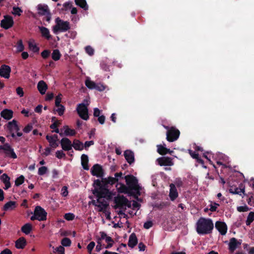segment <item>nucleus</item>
I'll return each instance as SVG.
<instances>
[{
    "label": "nucleus",
    "mask_w": 254,
    "mask_h": 254,
    "mask_svg": "<svg viewBox=\"0 0 254 254\" xmlns=\"http://www.w3.org/2000/svg\"><path fill=\"white\" fill-rule=\"evenodd\" d=\"M72 2H66L63 4V8H62V10L66 11L68 9H70L72 7Z\"/></svg>",
    "instance_id": "51"
},
{
    "label": "nucleus",
    "mask_w": 254,
    "mask_h": 254,
    "mask_svg": "<svg viewBox=\"0 0 254 254\" xmlns=\"http://www.w3.org/2000/svg\"><path fill=\"white\" fill-rule=\"evenodd\" d=\"M85 51L89 56H92L94 54V49L90 46L85 47Z\"/></svg>",
    "instance_id": "55"
},
{
    "label": "nucleus",
    "mask_w": 254,
    "mask_h": 254,
    "mask_svg": "<svg viewBox=\"0 0 254 254\" xmlns=\"http://www.w3.org/2000/svg\"><path fill=\"white\" fill-rule=\"evenodd\" d=\"M153 226V223L151 221H147L144 223L143 227L146 229L150 228Z\"/></svg>",
    "instance_id": "61"
},
{
    "label": "nucleus",
    "mask_w": 254,
    "mask_h": 254,
    "mask_svg": "<svg viewBox=\"0 0 254 254\" xmlns=\"http://www.w3.org/2000/svg\"><path fill=\"white\" fill-rule=\"evenodd\" d=\"M101 237L97 238V240L101 242L102 240H105L106 238L108 236L106 233L103 231L100 232Z\"/></svg>",
    "instance_id": "60"
},
{
    "label": "nucleus",
    "mask_w": 254,
    "mask_h": 254,
    "mask_svg": "<svg viewBox=\"0 0 254 254\" xmlns=\"http://www.w3.org/2000/svg\"><path fill=\"white\" fill-rule=\"evenodd\" d=\"M3 150L5 156L12 159L17 158V156L14 151V149L7 143H4L3 145H0V153Z\"/></svg>",
    "instance_id": "6"
},
{
    "label": "nucleus",
    "mask_w": 254,
    "mask_h": 254,
    "mask_svg": "<svg viewBox=\"0 0 254 254\" xmlns=\"http://www.w3.org/2000/svg\"><path fill=\"white\" fill-rule=\"evenodd\" d=\"M65 129L64 134L66 136H74L76 134V131L74 129L69 128L67 126L64 127Z\"/></svg>",
    "instance_id": "32"
},
{
    "label": "nucleus",
    "mask_w": 254,
    "mask_h": 254,
    "mask_svg": "<svg viewBox=\"0 0 254 254\" xmlns=\"http://www.w3.org/2000/svg\"><path fill=\"white\" fill-rule=\"evenodd\" d=\"M101 112V111L98 108H95L94 109L93 116L95 117H98L99 116H100Z\"/></svg>",
    "instance_id": "64"
},
{
    "label": "nucleus",
    "mask_w": 254,
    "mask_h": 254,
    "mask_svg": "<svg viewBox=\"0 0 254 254\" xmlns=\"http://www.w3.org/2000/svg\"><path fill=\"white\" fill-rule=\"evenodd\" d=\"M81 162L83 168L85 170H88L89 169L88 166L89 159L87 155L83 154L81 155Z\"/></svg>",
    "instance_id": "25"
},
{
    "label": "nucleus",
    "mask_w": 254,
    "mask_h": 254,
    "mask_svg": "<svg viewBox=\"0 0 254 254\" xmlns=\"http://www.w3.org/2000/svg\"><path fill=\"white\" fill-rule=\"evenodd\" d=\"M13 11L12 13L15 15L20 16L21 13L22 12V10L19 7L14 6L12 8Z\"/></svg>",
    "instance_id": "44"
},
{
    "label": "nucleus",
    "mask_w": 254,
    "mask_h": 254,
    "mask_svg": "<svg viewBox=\"0 0 254 254\" xmlns=\"http://www.w3.org/2000/svg\"><path fill=\"white\" fill-rule=\"evenodd\" d=\"M56 25L53 26V31L55 34L59 32H65L70 28L69 22L67 21H64L59 17L56 19Z\"/></svg>",
    "instance_id": "4"
},
{
    "label": "nucleus",
    "mask_w": 254,
    "mask_h": 254,
    "mask_svg": "<svg viewBox=\"0 0 254 254\" xmlns=\"http://www.w3.org/2000/svg\"><path fill=\"white\" fill-rule=\"evenodd\" d=\"M75 215L71 213H65L64 215V218L67 221H71L74 219Z\"/></svg>",
    "instance_id": "48"
},
{
    "label": "nucleus",
    "mask_w": 254,
    "mask_h": 254,
    "mask_svg": "<svg viewBox=\"0 0 254 254\" xmlns=\"http://www.w3.org/2000/svg\"><path fill=\"white\" fill-rule=\"evenodd\" d=\"M219 206V204L218 203H217L216 202L211 203V204L209 205V210L211 212H214L216 211L217 208V207Z\"/></svg>",
    "instance_id": "50"
},
{
    "label": "nucleus",
    "mask_w": 254,
    "mask_h": 254,
    "mask_svg": "<svg viewBox=\"0 0 254 254\" xmlns=\"http://www.w3.org/2000/svg\"><path fill=\"white\" fill-rule=\"evenodd\" d=\"M33 128V126L31 124H29L24 127L23 130L25 133H29Z\"/></svg>",
    "instance_id": "57"
},
{
    "label": "nucleus",
    "mask_w": 254,
    "mask_h": 254,
    "mask_svg": "<svg viewBox=\"0 0 254 254\" xmlns=\"http://www.w3.org/2000/svg\"><path fill=\"white\" fill-rule=\"evenodd\" d=\"M1 116L5 120H9L13 117V111L9 109H4L0 113Z\"/></svg>",
    "instance_id": "24"
},
{
    "label": "nucleus",
    "mask_w": 254,
    "mask_h": 254,
    "mask_svg": "<svg viewBox=\"0 0 254 254\" xmlns=\"http://www.w3.org/2000/svg\"><path fill=\"white\" fill-rule=\"evenodd\" d=\"M180 134L179 130L174 127H172L167 131L166 139L169 142H173L178 139Z\"/></svg>",
    "instance_id": "7"
},
{
    "label": "nucleus",
    "mask_w": 254,
    "mask_h": 254,
    "mask_svg": "<svg viewBox=\"0 0 254 254\" xmlns=\"http://www.w3.org/2000/svg\"><path fill=\"white\" fill-rule=\"evenodd\" d=\"M125 178L130 190H135L136 191L135 195H140L139 186L138 185V180L133 175H129L125 176Z\"/></svg>",
    "instance_id": "3"
},
{
    "label": "nucleus",
    "mask_w": 254,
    "mask_h": 254,
    "mask_svg": "<svg viewBox=\"0 0 254 254\" xmlns=\"http://www.w3.org/2000/svg\"><path fill=\"white\" fill-rule=\"evenodd\" d=\"M118 179L112 177H109L108 178H102L100 181L99 179L95 180L93 184L94 189L92 191V193L97 197V202L99 203L96 204L95 203V201L93 200V204L98 207L100 208L99 211H105L108 206V204L104 201H102L100 199L106 197L111 196V192L108 189V185H112L117 182Z\"/></svg>",
    "instance_id": "1"
},
{
    "label": "nucleus",
    "mask_w": 254,
    "mask_h": 254,
    "mask_svg": "<svg viewBox=\"0 0 254 254\" xmlns=\"http://www.w3.org/2000/svg\"><path fill=\"white\" fill-rule=\"evenodd\" d=\"M62 195L63 196L65 197L68 195V192L67 190V187L66 186H64L62 189Z\"/></svg>",
    "instance_id": "58"
},
{
    "label": "nucleus",
    "mask_w": 254,
    "mask_h": 254,
    "mask_svg": "<svg viewBox=\"0 0 254 254\" xmlns=\"http://www.w3.org/2000/svg\"><path fill=\"white\" fill-rule=\"evenodd\" d=\"M16 93L19 96V97H23L24 95V92L23 88L21 87H18L16 89Z\"/></svg>",
    "instance_id": "62"
},
{
    "label": "nucleus",
    "mask_w": 254,
    "mask_h": 254,
    "mask_svg": "<svg viewBox=\"0 0 254 254\" xmlns=\"http://www.w3.org/2000/svg\"><path fill=\"white\" fill-rule=\"evenodd\" d=\"M14 24L13 19L12 16L6 15L0 22V26L4 29H8L12 27Z\"/></svg>",
    "instance_id": "9"
},
{
    "label": "nucleus",
    "mask_w": 254,
    "mask_h": 254,
    "mask_svg": "<svg viewBox=\"0 0 254 254\" xmlns=\"http://www.w3.org/2000/svg\"><path fill=\"white\" fill-rule=\"evenodd\" d=\"M247 194L248 195H245L248 197V199H247L248 203L249 205L251 206H254V193L253 192H249Z\"/></svg>",
    "instance_id": "37"
},
{
    "label": "nucleus",
    "mask_w": 254,
    "mask_h": 254,
    "mask_svg": "<svg viewBox=\"0 0 254 254\" xmlns=\"http://www.w3.org/2000/svg\"><path fill=\"white\" fill-rule=\"evenodd\" d=\"M48 171V168L46 166H42L39 168L38 174L40 176H43L45 175Z\"/></svg>",
    "instance_id": "47"
},
{
    "label": "nucleus",
    "mask_w": 254,
    "mask_h": 254,
    "mask_svg": "<svg viewBox=\"0 0 254 254\" xmlns=\"http://www.w3.org/2000/svg\"><path fill=\"white\" fill-rule=\"evenodd\" d=\"M138 240L135 233H132L129 237L128 246L131 248H133L137 244Z\"/></svg>",
    "instance_id": "21"
},
{
    "label": "nucleus",
    "mask_w": 254,
    "mask_h": 254,
    "mask_svg": "<svg viewBox=\"0 0 254 254\" xmlns=\"http://www.w3.org/2000/svg\"><path fill=\"white\" fill-rule=\"evenodd\" d=\"M241 188H235L234 191H230L231 193H233L234 194H237L241 195V193H243L244 195H248V194H247V193L245 192V187H243V185L241 184Z\"/></svg>",
    "instance_id": "34"
},
{
    "label": "nucleus",
    "mask_w": 254,
    "mask_h": 254,
    "mask_svg": "<svg viewBox=\"0 0 254 254\" xmlns=\"http://www.w3.org/2000/svg\"><path fill=\"white\" fill-rule=\"evenodd\" d=\"M58 108L56 110V111L58 113L59 115L62 116L64 115L65 108L64 106L62 104H60L59 106H56Z\"/></svg>",
    "instance_id": "39"
},
{
    "label": "nucleus",
    "mask_w": 254,
    "mask_h": 254,
    "mask_svg": "<svg viewBox=\"0 0 254 254\" xmlns=\"http://www.w3.org/2000/svg\"><path fill=\"white\" fill-rule=\"evenodd\" d=\"M95 86L94 89H96L100 92L103 91L106 89V86L101 83H95Z\"/></svg>",
    "instance_id": "45"
},
{
    "label": "nucleus",
    "mask_w": 254,
    "mask_h": 254,
    "mask_svg": "<svg viewBox=\"0 0 254 254\" xmlns=\"http://www.w3.org/2000/svg\"><path fill=\"white\" fill-rule=\"evenodd\" d=\"M24 177L23 175H21L16 179L15 181V185L16 186H19L22 185L24 183Z\"/></svg>",
    "instance_id": "42"
},
{
    "label": "nucleus",
    "mask_w": 254,
    "mask_h": 254,
    "mask_svg": "<svg viewBox=\"0 0 254 254\" xmlns=\"http://www.w3.org/2000/svg\"><path fill=\"white\" fill-rule=\"evenodd\" d=\"M157 151L160 155H166L167 154H170L172 155L174 152L173 151L170 150V149H168L161 145H158Z\"/></svg>",
    "instance_id": "26"
},
{
    "label": "nucleus",
    "mask_w": 254,
    "mask_h": 254,
    "mask_svg": "<svg viewBox=\"0 0 254 254\" xmlns=\"http://www.w3.org/2000/svg\"><path fill=\"white\" fill-rule=\"evenodd\" d=\"M37 88L39 92L42 95H44L45 94L46 90L48 89V86L45 81L43 80H40L38 83Z\"/></svg>",
    "instance_id": "22"
},
{
    "label": "nucleus",
    "mask_w": 254,
    "mask_h": 254,
    "mask_svg": "<svg viewBox=\"0 0 254 254\" xmlns=\"http://www.w3.org/2000/svg\"><path fill=\"white\" fill-rule=\"evenodd\" d=\"M76 150L81 151L84 148L83 144L78 139H74L72 143V147Z\"/></svg>",
    "instance_id": "29"
},
{
    "label": "nucleus",
    "mask_w": 254,
    "mask_h": 254,
    "mask_svg": "<svg viewBox=\"0 0 254 254\" xmlns=\"http://www.w3.org/2000/svg\"><path fill=\"white\" fill-rule=\"evenodd\" d=\"M170 187L169 197L172 201H174L178 196V193L174 184H170Z\"/></svg>",
    "instance_id": "19"
},
{
    "label": "nucleus",
    "mask_w": 254,
    "mask_h": 254,
    "mask_svg": "<svg viewBox=\"0 0 254 254\" xmlns=\"http://www.w3.org/2000/svg\"><path fill=\"white\" fill-rule=\"evenodd\" d=\"M56 156L59 159H61L65 157V154L64 153L62 150H58L56 152Z\"/></svg>",
    "instance_id": "56"
},
{
    "label": "nucleus",
    "mask_w": 254,
    "mask_h": 254,
    "mask_svg": "<svg viewBox=\"0 0 254 254\" xmlns=\"http://www.w3.org/2000/svg\"><path fill=\"white\" fill-rule=\"evenodd\" d=\"M62 94L60 93L56 97L55 99V106H59L62 101Z\"/></svg>",
    "instance_id": "52"
},
{
    "label": "nucleus",
    "mask_w": 254,
    "mask_h": 254,
    "mask_svg": "<svg viewBox=\"0 0 254 254\" xmlns=\"http://www.w3.org/2000/svg\"><path fill=\"white\" fill-rule=\"evenodd\" d=\"M16 124V121L15 120H13L11 122H9L7 124V128L9 132H14L15 130V126Z\"/></svg>",
    "instance_id": "35"
},
{
    "label": "nucleus",
    "mask_w": 254,
    "mask_h": 254,
    "mask_svg": "<svg viewBox=\"0 0 254 254\" xmlns=\"http://www.w3.org/2000/svg\"><path fill=\"white\" fill-rule=\"evenodd\" d=\"M55 250L59 254H64V248L63 246H60L57 247Z\"/></svg>",
    "instance_id": "63"
},
{
    "label": "nucleus",
    "mask_w": 254,
    "mask_h": 254,
    "mask_svg": "<svg viewBox=\"0 0 254 254\" xmlns=\"http://www.w3.org/2000/svg\"><path fill=\"white\" fill-rule=\"evenodd\" d=\"M157 161L159 165L161 166H171L174 165L172 158L169 157H162L159 158L157 159Z\"/></svg>",
    "instance_id": "15"
},
{
    "label": "nucleus",
    "mask_w": 254,
    "mask_h": 254,
    "mask_svg": "<svg viewBox=\"0 0 254 254\" xmlns=\"http://www.w3.org/2000/svg\"><path fill=\"white\" fill-rule=\"evenodd\" d=\"M213 228V221L210 218L200 217L196 223V231L199 235L211 234Z\"/></svg>",
    "instance_id": "2"
},
{
    "label": "nucleus",
    "mask_w": 254,
    "mask_h": 254,
    "mask_svg": "<svg viewBox=\"0 0 254 254\" xmlns=\"http://www.w3.org/2000/svg\"><path fill=\"white\" fill-rule=\"evenodd\" d=\"M26 245V241L24 237H20L15 242V247L18 249H23Z\"/></svg>",
    "instance_id": "28"
},
{
    "label": "nucleus",
    "mask_w": 254,
    "mask_h": 254,
    "mask_svg": "<svg viewBox=\"0 0 254 254\" xmlns=\"http://www.w3.org/2000/svg\"><path fill=\"white\" fill-rule=\"evenodd\" d=\"M0 180L2 181V182L4 184L6 182H8L10 181V178L6 174H2L0 177Z\"/></svg>",
    "instance_id": "53"
},
{
    "label": "nucleus",
    "mask_w": 254,
    "mask_h": 254,
    "mask_svg": "<svg viewBox=\"0 0 254 254\" xmlns=\"http://www.w3.org/2000/svg\"><path fill=\"white\" fill-rule=\"evenodd\" d=\"M21 230L23 233L28 235L32 230V225L30 223H26L21 227Z\"/></svg>",
    "instance_id": "33"
},
{
    "label": "nucleus",
    "mask_w": 254,
    "mask_h": 254,
    "mask_svg": "<svg viewBox=\"0 0 254 254\" xmlns=\"http://www.w3.org/2000/svg\"><path fill=\"white\" fill-rule=\"evenodd\" d=\"M254 220V212H250L246 220V225L249 226L251 223Z\"/></svg>",
    "instance_id": "38"
},
{
    "label": "nucleus",
    "mask_w": 254,
    "mask_h": 254,
    "mask_svg": "<svg viewBox=\"0 0 254 254\" xmlns=\"http://www.w3.org/2000/svg\"><path fill=\"white\" fill-rule=\"evenodd\" d=\"M38 14L40 15H45L50 13L47 5L39 4L38 5Z\"/></svg>",
    "instance_id": "23"
},
{
    "label": "nucleus",
    "mask_w": 254,
    "mask_h": 254,
    "mask_svg": "<svg viewBox=\"0 0 254 254\" xmlns=\"http://www.w3.org/2000/svg\"><path fill=\"white\" fill-rule=\"evenodd\" d=\"M241 244V242H239L235 238H232L230 240V242L229 244V249L230 251L233 252L236 249L237 246L238 245H240Z\"/></svg>",
    "instance_id": "20"
},
{
    "label": "nucleus",
    "mask_w": 254,
    "mask_h": 254,
    "mask_svg": "<svg viewBox=\"0 0 254 254\" xmlns=\"http://www.w3.org/2000/svg\"><path fill=\"white\" fill-rule=\"evenodd\" d=\"M118 191L121 193H127L131 196H133L134 198H137V195L132 191L130 190L128 187H127L124 184H121L119 188H118Z\"/></svg>",
    "instance_id": "16"
},
{
    "label": "nucleus",
    "mask_w": 254,
    "mask_h": 254,
    "mask_svg": "<svg viewBox=\"0 0 254 254\" xmlns=\"http://www.w3.org/2000/svg\"><path fill=\"white\" fill-rule=\"evenodd\" d=\"M124 155L126 160L130 165L134 162V153L132 151L127 150L124 152Z\"/></svg>",
    "instance_id": "17"
},
{
    "label": "nucleus",
    "mask_w": 254,
    "mask_h": 254,
    "mask_svg": "<svg viewBox=\"0 0 254 254\" xmlns=\"http://www.w3.org/2000/svg\"><path fill=\"white\" fill-rule=\"evenodd\" d=\"M85 83V85L90 89H94L95 87V85L96 83L90 79H86Z\"/></svg>",
    "instance_id": "41"
},
{
    "label": "nucleus",
    "mask_w": 254,
    "mask_h": 254,
    "mask_svg": "<svg viewBox=\"0 0 254 254\" xmlns=\"http://www.w3.org/2000/svg\"><path fill=\"white\" fill-rule=\"evenodd\" d=\"M76 110L79 116L81 119L86 121L89 119L88 108L84 104H78Z\"/></svg>",
    "instance_id": "8"
},
{
    "label": "nucleus",
    "mask_w": 254,
    "mask_h": 254,
    "mask_svg": "<svg viewBox=\"0 0 254 254\" xmlns=\"http://www.w3.org/2000/svg\"><path fill=\"white\" fill-rule=\"evenodd\" d=\"M90 172L93 176L98 178H102L104 175V172L102 167L98 164L94 165L91 168Z\"/></svg>",
    "instance_id": "10"
},
{
    "label": "nucleus",
    "mask_w": 254,
    "mask_h": 254,
    "mask_svg": "<svg viewBox=\"0 0 254 254\" xmlns=\"http://www.w3.org/2000/svg\"><path fill=\"white\" fill-rule=\"evenodd\" d=\"M50 51L48 50H44L41 54L42 57L44 59H47L50 55Z\"/></svg>",
    "instance_id": "54"
},
{
    "label": "nucleus",
    "mask_w": 254,
    "mask_h": 254,
    "mask_svg": "<svg viewBox=\"0 0 254 254\" xmlns=\"http://www.w3.org/2000/svg\"><path fill=\"white\" fill-rule=\"evenodd\" d=\"M116 208H123L125 204L128 202V199L124 195H118L114 198Z\"/></svg>",
    "instance_id": "11"
},
{
    "label": "nucleus",
    "mask_w": 254,
    "mask_h": 254,
    "mask_svg": "<svg viewBox=\"0 0 254 254\" xmlns=\"http://www.w3.org/2000/svg\"><path fill=\"white\" fill-rule=\"evenodd\" d=\"M249 210V207L246 205L239 206L237 207V210L239 212H246L248 211Z\"/></svg>",
    "instance_id": "59"
},
{
    "label": "nucleus",
    "mask_w": 254,
    "mask_h": 254,
    "mask_svg": "<svg viewBox=\"0 0 254 254\" xmlns=\"http://www.w3.org/2000/svg\"><path fill=\"white\" fill-rule=\"evenodd\" d=\"M61 54L58 49L54 50L52 54V58L53 60L57 61L60 59Z\"/></svg>",
    "instance_id": "36"
},
{
    "label": "nucleus",
    "mask_w": 254,
    "mask_h": 254,
    "mask_svg": "<svg viewBox=\"0 0 254 254\" xmlns=\"http://www.w3.org/2000/svg\"><path fill=\"white\" fill-rule=\"evenodd\" d=\"M11 69L9 65L2 64L0 67V76L6 79L10 77Z\"/></svg>",
    "instance_id": "13"
},
{
    "label": "nucleus",
    "mask_w": 254,
    "mask_h": 254,
    "mask_svg": "<svg viewBox=\"0 0 254 254\" xmlns=\"http://www.w3.org/2000/svg\"><path fill=\"white\" fill-rule=\"evenodd\" d=\"M39 29L42 37L48 40L52 38L50 31L47 28L43 26H39Z\"/></svg>",
    "instance_id": "18"
},
{
    "label": "nucleus",
    "mask_w": 254,
    "mask_h": 254,
    "mask_svg": "<svg viewBox=\"0 0 254 254\" xmlns=\"http://www.w3.org/2000/svg\"><path fill=\"white\" fill-rule=\"evenodd\" d=\"M74 1L76 5L83 10H87L88 9V5L86 0H75Z\"/></svg>",
    "instance_id": "30"
},
{
    "label": "nucleus",
    "mask_w": 254,
    "mask_h": 254,
    "mask_svg": "<svg viewBox=\"0 0 254 254\" xmlns=\"http://www.w3.org/2000/svg\"><path fill=\"white\" fill-rule=\"evenodd\" d=\"M16 206L17 203L15 201H9L4 205L2 209L4 211L12 210L16 208Z\"/></svg>",
    "instance_id": "27"
},
{
    "label": "nucleus",
    "mask_w": 254,
    "mask_h": 254,
    "mask_svg": "<svg viewBox=\"0 0 254 254\" xmlns=\"http://www.w3.org/2000/svg\"><path fill=\"white\" fill-rule=\"evenodd\" d=\"M215 228L222 235H225L227 231V226L224 222L217 221L215 223Z\"/></svg>",
    "instance_id": "14"
},
{
    "label": "nucleus",
    "mask_w": 254,
    "mask_h": 254,
    "mask_svg": "<svg viewBox=\"0 0 254 254\" xmlns=\"http://www.w3.org/2000/svg\"><path fill=\"white\" fill-rule=\"evenodd\" d=\"M61 145L62 149L64 151H70L73 153V151L72 149V143L71 141L66 137L63 138L61 140Z\"/></svg>",
    "instance_id": "12"
},
{
    "label": "nucleus",
    "mask_w": 254,
    "mask_h": 254,
    "mask_svg": "<svg viewBox=\"0 0 254 254\" xmlns=\"http://www.w3.org/2000/svg\"><path fill=\"white\" fill-rule=\"evenodd\" d=\"M61 244L63 247H69L71 245V242L69 238L65 237L62 239Z\"/></svg>",
    "instance_id": "43"
},
{
    "label": "nucleus",
    "mask_w": 254,
    "mask_h": 254,
    "mask_svg": "<svg viewBox=\"0 0 254 254\" xmlns=\"http://www.w3.org/2000/svg\"><path fill=\"white\" fill-rule=\"evenodd\" d=\"M47 213L45 209L40 206H37L35 208L34 214L31 217L30 219L32 221L37 220L42 221L47 219Z\"/></svg>",
    "instance_id": "5"
},
{
    "label": "nucleus",
    "mask_w": 254,
    "mask_h": 254,
    "mask_svg": "<svg viewBox=\"0 0 254 254\" xmlns=\"http://www.w3.org/2000/svg\"><path fill=\"white\" fill-rule=\"evenodd\" d=\"M28 45L29 49L31 50L34 53H37L39 52V48L37 47L36 45L29 42Z\"/></svg>",
    "instance_id": "46"
},
{
    "label": "nucleus",
    "mask_w": 254,
    "mask_h": 254,
    "mask_svg": "<svg viewBox=\"0 0 254 254\" xmlns=\"http://www.w3.org/2000/svg\"><path fill=\"white\" fill-rule=\"evenodd\" d=\"M16 49L17 52H21L24 49V46L23 44L22 40H19L17 42Z\"/></svg>",
    "instance_id": "40"
},
{
    "label": "nucleus",
    "mask_w": 254,
    "mask_h": 254,
    "mask_svg": "<svg viewBox=\"0 0 254 254\" xmlns=\"http://www.w3.org/2000/svg\"><path fill=\"white\" fill-rule=\"evenodd\" d=\"M95 246V242H91L87 246V250L89 254H91L92 251Z\"/></svg>",
    "instance_id": "49"
},
{
    "label": "nucleus",
    "mask_w": 254,
    "mask_h": 254,
    "mask_svg": "<svg viewBox=\"0 0 254 254\" xmlns=\"http://www.w3.org/2000/svg\"><path fill=\"white\" fill-rule=\"evenodd\" d=\"M46 138L49 142L51 147L56 148L59 146V144L57 143V141L52 139V137H51L50 135H47Z\"/></svg>",
    "instance_id": "31"
}]
</instances>
